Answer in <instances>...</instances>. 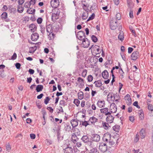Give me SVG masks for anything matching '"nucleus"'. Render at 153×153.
Wrapping results in <instances>:
<instances>
[{
	"label": "nucleus",
	"mask_w": 153,
	"mask_h": 153,
	"mask_svg": "<svg viewBox=\"0 0 153 153\" xmlns=\"http://www.w3.org/2000/svg\"><path fill=\"white\" fill-rule=\"evenodd\" d=\"M46 31L48 33H52V32H56L59 30L58 28L56 27V26H53L51 24L46 25Z\"/></svg>",
	"instance_id": "obj_1"
},
{
	"label": "nucleus",
	"mask_w": 153,
	"mask_h": 153,
	"mask_svg": "<svg viewBox=\"0 0 153 153\" xmlns=\"http://www.w3.org/2000/svg\"><path fill=\"white\" fill-rule=\"evenodd\" d=\"M60 11L58 9L55 10V12L52 13L51 20L53 22L56 21L59 19V15Z\"/></svg>",
	"instance_id": "obj_2"
},
{
	"label": "nucleus",
	"mask_w": 153,
	"mask_h": 153,
	"mask_svg": "<svg viewBox=\"0 0 153 153\" xmlns=\"http://www.w3.org/2000/svg\"><path fill=\"white\" fill-rule=\"evenodd\" d=\"M75 33L77 38L81 41L86 38L85 33L83 31H79L77 34H76V31H75Z\"/></svg>",
	"instance_id": "obj_3"
},
{
	"label": "nucleus",
	"mask_w": 153,
	"mask_h": 153,
	"mask_svg": "<svg viewBox=\"0 0 153 153\" xmlns=\"http://www.w3.org/2000/svg\"><path fill=\"white\" fill-rule=\"evenodd\" d=\"M108 147L106 144L103 143H100L99 146V149L102 152H105L107 150Z\"/></svg>",
	"instance_id": "obj_4"
},
{
	"label": "nucleus",
	"mask_w": 153,
	"mask_h": 153,
	"mask_svg": "<svg viewBox=\"0 0 153 153\" xmlns=\"http://www.w3.org/2000/svg\"><path fill=\"white\" fill-rule=\"evenodd\" d=\"M117 20L114 19H113L110 21V26L111 30H114L116 29L117 27Z\"/></svg>",
	"instance_id": "obj_5"
},
{
	"label": "nucleus",
	"mask_w": 153,
	"mask_h": 153,
	"mask_svg": "<svg viewBox=\"0 0 153 153\" xmlns=\"http://www.w3.org/2000/svg\"><path fill=\"white\" fill-rule=\"evenodd\" d=\"M140 56L139 53L137 51H134L131 55V59L134 61H135Z\"/></svg>",
	"instance_id": "obj_6"
},
{
	"label": "nucleus",
	"mask_w": 153,
	"mask_h": 153,
	"mask_svg": "<svg viewBox=\"0 0 153 153\" xmlns=\"http://www.w3.org/2000/svg\"><path fill=\"white\" fill-rule=\"evenodd\" d=\"M81 140H82V142L85 143H88L89 142H90V146H92V143L93 142L90 141L89 138L88 137V136L87 135H83L81 138Z\"/></svg>",
	"instance_id": "obj_7"
},
{
	"label": "nucleus",
	"mask_w": 153,
	"mask_h": 153,
	"mask_svg": "<svg viewBox=\"0 0 153 153\" xmlns=\"http://www.w3.org/2000/svg\"><path fill=\"white\" fill-rule=\"evenodd\" d=\"M81 41L82 42L81 45H82V46L84 48H87L89 46L90 44V42L87 38H85Z\"/></svg>",
	"instance_id": "obj_8"
},
{
	"label": "nucleus",
	"mask_w": 153,
	"mask_h": 153,
	"mask_svg": "<svg viewBox=\"0 0 153 153\" xmlns=\"http://www.w3.org/2000/svg\"><path fill=\"white\" fill-rule=\"evenodd\" d=\"M110 112L111 113H115L117 110V108L116 105L114 103H111L110 107Z\"/></svg>",
	"instance_id": "obj_9"
},
{
	"label": "nucleus",
	"mask_w": 153,
	"mask_h": 153,
	"mask_svg": "<svg viewBox=\"0 0 153 153\" xmlns=\"http://www.w3.org/2000/svg\"><path fill=\"white\" fill-rule=\"evenodd\" d=\"M111 140V134L109 133H106L104 134L102 137V140L105 142H108Z\"/></svg>",
	"instance_id": "obj_10"
},
{
	"label": "nucleus",
	"mask_w": 153,
	"mask_h": 153,
	"mask_svg": "<svg viewBox=\"0 0 153 153\" xmlns=\"http://www.w3.org/2000/svg\"><path fill=\"white\" fill-rule=\"evenodd\" d=\"M59 0H51V6L54 8H57L59 5Z\"/></svg>",
	"instance_id": "obj_11"
},
{
	"label": "nucleus",
	"mask_w": 153,
	"mask_h": 153,
	"mask_svg": "<svg viewBox=\"0 0 153 153\" xmlns=\"http://www.w3.org/2000/svg\"><path fill=\"white\" fill-rule=\"evenodd\" d=\"M92 141L95 142H98L100 140V136L97 134H92L91 137Z\"/></svg>",
	"instance_id": "obj_12"
},
{
	"label": "nucleus",
	"mask_w": 153,
	"mask_h": 153,
	"mask_svg": "<svg viewBox=\"0 0 153 153\" xmlns=\"http://www.w3.org/2000/svg\"><path fill=\"white\" fill-rule=\"evenodd\" d=\"M78 121L77 119H73L71 120L70 123L72 126V128H74L78 126Z\"/></svg>",
	"instance_id": "obj_13"
},
{
	"label": "nucleus",
	"mask_w": 153,
	"mask_h": 153,
	"mask_svg": "<svg viewBox=\"0 0 153 153\" xmlns=\"http://www.w3.org/2000/svg\"><path fill=\"white\" fill-rule=\"evenodd\" d=\"M1 18L2 20H4L5 22H9L10 21V19L7 18V13L5 12H3L1 15Z\"/></svg>",
	"instance_id": "obj_14"
},
{
	"label": "nucleus",
	"mask_w": 153,
	"mask_h": 153,
	"mask_svg": "<svg viewBox=\"0 0 153 153\" xmlns=\"http://www.w3.org/2000/svg\"><path fill=\"white\" fill-rule=\"evenodd\" d=\"M64 126V129L66 131L70 132L73 130L72 127H71V125L69 123H65Z\"/></svg>",
	"instance_id": "obj_15"
},
{
	"label": "nucleus",
	"mask_w": 153,
	"mask_h": 153,
	"mask_svg": "<svg viewBox=\"0 0 153 153\" xmlns=\"http://www.w3.org/2000/svg\"><path fill=\"white\" fill-rule=\"evenodd\" d=\"M124 99L125 100H127L128 101L126 102L127 105L129 106L131 104L132 101L130 96L128 94H127L124 97Z\"/></svg>",
	"instance_id": "obj_16"
},
{
	"label": "nucleus",
	"mask_w": 153,
	"mask_h": 153,
	"mask_svg": "<svg viewBox=\"0 0 153 153\" xmlns=\"http://www.w3.org/2000/svg\"><path fill=\"white\" fill-rule=\"evenodd\" d=\"M106 118V121L108 123H111L113 122L114 117L111 114L107 115Z\"/></svg>",
	"instance_id": "obj_17"
},
{
	"label": "nucleus",
	"mask_w": 153,
	"mask_h": 153,
	"mask_svg": "<svg viewBox=\"0 0 153 153\" xmlns=\"http://www.w3.org/2000/svg\"><path fill=\"white\" fill-rule=\"evenodd\" d=\"M98 119L93 116L92 117H90L88 121L90 125L94 124L97 121Z\"/></svg>",
	"instance_id": "obj_18"
},
{
	"label": "nucleus",
	"mask_w": 153,
	"mask_h": 153,
	"mask_svg": "<svg viewBox=\"0 0 153 153\" xmlns=\"http://www.w3.org/2000/svg\"><path fill=\"white\" fill-rule=\"evenodd\" d=\"M93 48L95 50V49H96L97 52L95 53L96 55L99 54L101 52V51L100 49V47L99 46L97 45H95L94 46L93 45H92L89 48V49H91L92 48Z\"/></svg>",
	"instance_id": "obj_19"
},
{
	"label": "nucleus",
	"mask_w": 153,
	"mask_h": 153,
	"mask_svg": "<svg viewBox=\"0 0 153 153\" xmlns=\"http://www.w3.org/2000/svg\"><path fill=\"white\" fill-rule=\"evenodd\" d=\"M39 35L36 33H32L31 35V39L33 41H36L38 39Z\"/></svg>",
	"instance_id": "obj_20"
},
{
	"label": "nucleus",
	"mask_w": 153,
	"mask_h": 153,
	"mask_svg": "<svg viewBox=\"0 0 153 153\" xmlns=\"http://www.w3.org/2000/svg\"><path fill=\"white\" fill-rule=\"evenodd\" d=\"M108 108H105L100 109L101 113L105 114V115L111 114V113L108 111Z\"/></svg>",
	"instance_id": "obj_21"
},
{
	"label": "nucleus",
	"mask_w": 153,
	"mask_h": 153,
	"mask_svg": "<svg viewBox=\"0 0 153 153\" xmlns=\"http://www.w3.org/2000/svg\"><path fill=\"white\" fill-rule=\"evenodd\" d=\"M105 101L104 100H99L97 103V105L100 108L104 107L105 106Z\"/></svg>",
	"instance_id": "obj_22"
},
{
	"label": "nucleus",
	"mask_w": 153,
	"mask_h": 153,
	"mask_svg": "<svg viewBox=\"0 0 153 153\" xmlns=\"http://www.w3.org/2000/svg\"><path fill=\"white\" fill-rule=\"evenodd\" d=\"M63 150L65 153H73V149L71 147H67Z\"/></svg>",
	"instance_id": "obj_23"
},
{
	"label": "nucleus",
	"mask_w": 153,
	"mask_h": 153,
	"mask_svg": "<svg viewBox=\"0 0 153 153\" xmlns=\"http://www.w3.org/2000/svg\"><path fill=\"white\" fill-rule=\"evenodd\" d=\"M71 138L72 142L74 143H76L79 140V138L77 137L75 133L72 134Z\"/></svg>",
	"instance_id": "obj_24"
},
{
	"label": "nucleus",
	"mask_w": 153,
	"mask_h": 153,
	"mask_svg": "<svg viewBox=\"0 0 153 153\" xmlns=\"http://www.w3.org/2000/svg\"><path fill=\"white\" fill-rule=\"evenodd\" d=\"M102 76L104 79H108L109 76L108 71L106 70H104L102 73Z\"/></svg>",
	"instance_id": "obj_25"
},
{
	"label": "nucleus",
	"mask_w": 153,
	"mask_h": 153,
	"mask_svg": "<svg viewBox=\"0 0 153 153\" xmlns=\"http://www.w3.org/2000/svg\"><path fill=\"white\" fill-rule=\"evenodd\" d=\"M29 28H31L30 30L32 32H33L35 31L37 29V27L36 25L34 24H32L30 25Z\"/></svg>",
	"instance_id": "obj_26"
},
{
	"label": "nucleus",
	"mask_w": 153,
	"mask_h": 153,
	"mask_svg": "<svg viewBox=\"0 0 153 153\" xmlns=\"http://www.w3.org/2000/svg\"><path fill=\"white\" fill-rule=\"evenodd\" d=\"M145 130L144 128H142L140 131V133L142 139L144 138L146 136V134L145 133Z\"/></svg>",
	"instance_id": "obj_27"
},
{
	"label": "nucleus",
	"mask_w": 153,
	"mask_h": 153,
	"mask_svg": "<svg viewBox=\"0 0 153 153\" xmlns=\"http://www.w3.org/2000/svg\"><path fill=\"white\" fill-rule=\"evenodd\" d=\"M97 87H100L102 85V83L100 80L95 81L94 83Z\"/></svg>",
	"instance_id": "obj_28"
},
{
	"label": "nucleus",
	"mask_w": 153,
	"mask_h": 153,
	"mask_svg": "<svg viewBox=\"0 0 153 153\" xmlns=\"http://www.w3.org/2000/svg\"><path fill=\"white\" fill-rule=\"evenodd\" d=\"M99 151L96 147H92L88 153H96Z\"/></svg>",
	"instance_id": "obj_29"
},
{
	"label": "nucleus",
	"mask_w": 153,
	"mask_h": 153,
	"mask_svg": "<svg viewBox=\"0 0 153 153\" xmlns=\"http://www.w3.org/2000/svg\"><path fill=\"white\" fill-rule=\"evenodd\" d=\"M24 10V7L21 5H18L17 7V11L19 13H22Z\"/></svg>",
	"instance_id": "obj_30"
},
{
	"label": "nucleus",
	"mask_w": 153,
	"mask_h": 153,
	"mask_svg": "<svg viewBox=\"0 0 153 153\" xmlns=\"http://www.w3.org/2000/svg\"><path fill=\"white\" fill-rule=\"evenodd\" d=\"M102 124L103 127L105 130H107L108 129V127H110L108 123H107L106 122L102 121Z\"/></svg>",
	"instance_id": "obj_31"
},
{
	"label": "nucleus",
	"mask_w": 153,
	"mask_h": 153,
	"mask_svg": "<svg viewBox=\"0 0 153 153\" xmlns=\"http://www.w3.org/2000/svg\"><path fill=\"white\" fill-rule=\"evenodd\" d=\"M8 11L10 13L14 14L16 12V9L15 7H10L9 8Z\"/></svg>",
	"instance_id": "obj_32"
},
{
	"label": "nucleus",
	"mask_w": 153,
	"mask_h": 153,
	"mask_svg": "<svg viewBox=\"0 0 153 153\" xmlns=\"http://www.w3.org/2000/svg\"><path fill=\"white\" fill-rule=\"evenodd\" d=\"M37 49V47L34 46L31 47L29 48V52L30 53H33Z\"/></svg>",
	"instance_id": "obj_33"
},
{
	"label": "nucleus",
	"mask_w": 153,
	"mask_h": 153,
	"mask_svg": "<svg viewBox=\"0 0 153 153\" xmlns=\"http://www.w3.org/2000/svg\"><path fill=\"white\" fill-rule=\"evenodd\" d=\"M118 39L123 41L124 39V33L123 32H120L118 36Z\"/></svg>",
	"instance_id": "obj_34"
},
{
	"label": "nucleus",
	"mask_w": 153,
	"mask_h": 153,
	"mask_svg": "<svg viewBox=\"0 0 153 153\" xmlns=\"http://www.w3.org/2000/svg\"><path fill=\"white\" fill-rule=\"evenodd\" d=\"M43 88L42 85H38L36 88V90L37 92H39L42 91Z\"/></svg>",
	"instance_id": "obj_35"
},
{
	"label": "nucleus",
	"mask_w": 153,
	"mask_h": 153,
	"mask_svg": "<svg viewBox=\"0 0 153 153\" xmlns=\"http://www.w3.org/2000/svg\"><path fill=\"white\" fill-rule=\"evenodd\" d=\"M35 11V9H33L32 8H29L28 9L27 11V12L29 14H34V13Z\"/></svg>",
	"instance_id": "obj_36"
},
{
	"label": "nucleus",
	"mask_w": 153,
	"mask_h": 153,
	"mask_svg": "<svg viewBox=\"0 0 153 153\" xmlns=\"http://www.w3.org/2000/svg\"><path fill=\"white\" fill-rule=\"evenodd\" d=\"M72 129L73 130L74 132V133H75V134H76L77 136H79L80 135L81 133L80 131L78 128H74Z\"/></svg>",
	"instance_id": "obj_37"
},
{
	"label": "nucleus",
	"mask_w": 153,
	"mask_h": 153,
	"mask_svg": "<svg viewBox=\"0 0 153 153\" xmlns=\"http://www.w3.org/2000/svg\"><path fill=\"white\" fill-rule=\"evenodd\" d=\"M77 81L79 82V83L81 85H84V80L83 79L81 78L80 77H79L78 78Z\"/></svg>",
	"instance_id": "obj_38"
},
{
	"label": "nucleus",
	"mask_w": 153,
	"mask_h": 153,
	"mask_svg": "<svg viewBox=\"0 0 153 153\" xmlns=\"http://www.w3.org/2000/svg\"><path fill=\"white\" fill-rule=\"evenodd\" d=\"M47 34L48 35V38L49 40L53 39L55 36V34H54L53 32L52 33H48Z\"/></svg>",
	"instance_id": "obj_39"
},
{
	"label": "nucleus",
	"mask_w": 153,
	"mask_h": 153,
	"mask_svg": "<svg viewBox=\"0 0 153 153\" xmlns=\"http://www.w3.org/2000/svg\"><path fill=\"white\" fill-rule=\"evenodd\" d=\"M120 126L117 125H115L113 126V130L117 132H119L120 129Z\"/></svg>",
	"instance_id": "obj_40"
},
{
	"label": "nucleus",
	"mask_w": 153,
	"mask_h": 153,
	"mask_svg": "<svg viewBox=\"0 0 153 153\" xmlns=\"http://www.w3.org/2000/svg\"><path fill=\"white\" fill-rule=\"evenodd\" d=\"M78 94L79 99L81 100L83 98V93L82 91L79 92Z\"/></svg>",
	"instance_id": "obj_41"
},
{
	"label": "nucleus",
	"mask_w": 153,
	"mask_h": 153,
	"mask_svg": "<svg viewBox=\"0 0 153 153\" xmlns=\"http://www.w3.org/2000/svg\"><path fill=\"white\" fill-rule=\"evenodd\" d=\"M82 6L83 8V9L86 11L87 12L89 11V10L88 9V6L87 4H85L82 3Z\"/></svg>",
	"instance_id": "obj_42"
},
{
	"label": "nucleus",
	"mask_w": 153,
	"mask_h": 153,
	"mask_svg": "<svg viewBox=\"0 0 153 153\" xmlns=\"http://www.w3.org/2000/svg\"><path fill=\"white\" fill-rule=\"evenodd\" d=\"M113 95L112 93H109L107 95V98L108 99H109L110 100H113L114 97H113Z\"/></svg>",
	"instance_id": "obj_43"
},
{
	"label": "nucleus",
	"mask_w": 153,
	"mask_h": 153,
	"mask_svg": "<svg viewBox=\"0 0 153 153\" xmlns=\"http://www.w3.org/2000/svg\"><path fill=\"white\" fill-rule=\"evenodd\" d=\"M22 20L23 23H26L29 21V18L28 16H26L23 17Z\"/></svg>",
	"instance_id": "obj_44"
},
{
	"label": "nucleus",
	"mask_w": 153,
	"mask_h": 153,
	"mask_svg": "<svg viewBox=\"0 0 153 153\" xmlns=\"http://www.w3.org/2000/svg\"><path fill=\"white\" fill-rule=\"evenodd\" d=\"M82 125L83 126L86 127L88 125H90L88 121H82Z\"/></svg>",
	"instance_id": "obj_45"
},
{
	"label": "nucleus",
	"mask_w": 153,
	"mask_h": 153,
	"mask_svg": "<svg viewBox=\"0 0 153 153\" xmlns=\"http://www.w3.org/2000/svg\"><path fill=\"white\" fill-rule=\"evenodd\" d=\"M88 15V13L85 12L83 13L82 16V19L84 20L86 19L87 18Z\"/></svg>",
	"instance_id": "obj_46"
},
{
	"label": "nucleus",
	"mask_w": 153,
	"mask_h": 153,
	"mask_svg": "<svg viewBox=\"0 0 153 153\" xmlns=\"http://www.w3.org/2000/svg\"><path fill=\"white\" fill-rule=\"evenodd\" d=\"M66 103L64 100H62L60 101L59 105L63 106H65L66 105Z\"/></svg>",
	"instance_id": "obj_47"
},
{
	"label": "nucleus",
	"mask_w": 153,
	"mask_h": 153,
	"mask_svg": "<svg viewBox=\"0 0 153 153\" xmlns=\"http://www.w3.org/2000/svg\"><path fill=\"white\" fill-rule=\"evenodd\" d=\"M147 104L148 105V109L149 110L151 111H153V106L152 105L149 104L147 102Z\"/></svg>",
	"instance_id": "obj_48"
},
{
	"label": "nucleus",
	"mask_w": 153,
	"mask_h": 153,
	"mask_svg": "<svg viewBox=\"0 0 153 153\" xmlns=\"http://www.w3.org/2000/svg\"><path fill=\"white\" fill-rule=\"evenodd\" d=\"M74 103L77 106H78L80 104V101L78 99H74Z\"/></svg>",
	"instance_id": "obj_49"
},
{
	"label": "nucleus",
	"mask_w": 153,
	"mask_h": 153,
	"mask_svg": "<svg viewBox=\"0 0 153 153\" xmlns=\"http://www.w3.org/2000/svg\"><path fill=\"white\" fill-rule=\"evenodd\" d=\"M139 139V135L138 134H137L136 135L135 137L134 140V142L135 143H137Z\"/></svg>",
	"instance_id": "obj_50"
},
{
	"label": "nucleus",
	"mask_w": 153,
	"mask_h": 153,
	"mask_svg": "<svg viewBox=\"0 0 153 153\" xmlns=\"http://www.w3.org/2000/svg\"><path fill=\"white\" fill-rule=\"evenodd\" d=\"M95 15L94 13H93L90 16L88 20H87V21L88 22L90 20H92L93 19H94L95 17Z\"/></svg>",
	"instance_id": "obj_51"
},
{
	"label": "nucleus",
	"mask_w": 153,
	"mask_h": 153,
	"mask_svg": "<svg viewBox=\"0 0 153 153\" xmlns=\"http://www.w3.org/2000/svg\"><path fill=\"white\" fill-rule=\"evenodd\" d=\"M91 39L94 42H96L97 41L98 39L94 35H92L91 36Z\"/></svg>",
	"instance_id": "obj_52"
},
{
	"label": "nucleus",
	"mask_w": 153,
	"mask_h": 153,
	"mask_svg": "<svg viewBox=\"0 0 153 153\" xmlns=\"http://www.w3.org/2000/svg\"><path fill=\"white\" fill-rule=\"evenodd\" d=\"M87 71L86 69H84L82 72V77H85L87 74Z\"/></svg>",
	"instance_id": "obj_53"
},
{
	"label": "nucleus",
	"mask_w": 153,
	"mask_h": 153,
	"mask_svg": "<svg viewBox=\"0 0 153 153\" xmlns=\"http://www.w3.org/2000/svg\"><path fill=\"white\" fill-rule=\"evenodd\" d=\"M115 16L117 20H120L121 19V15L119 13H117Z\"/></svg>",
	"instance_id": "obj_54"
},
{
	"label": "nucleus",
	"mask_w": 153,
	"mask_h": 153,
	"mask_svg": "<svg viewBox=\"0 0 153 153\" xmlns=\"http://www.w3.org/2000/svg\"><path fill=\"white\" fill-rule=\"evenodd\" d=\"M113 96V101H114L115 99H118L119 100L120 99V97L117 93L116 94H114Z\"/></svg>",
	"instance_id": "obj_55"
},
{
	"label": "nucleus",
	"mask_w": 153,
	"mask_h": 153,
	"mask_svg": "<svg viewBox=\"0 0 153 153\" xmlns=\"http://www.w3.org/2000/svg\"><path fill=\"white\" fill-rule=\"evenodd\" d=\"M93 79V77L91 75H89L88 76L87 80L88 82H91Z\"/></svg>",
	"instance_id": "obj_56"
},
{
	"label": "nucleus",
	"mask_w": 153,
	"mask_h": 153,
	"mask_svg": "<svg viewBox=\"0 0 153 153\" xmlns=\"http://www.w3.org/2000/svg\"><path fill=\"white\" fill-rule=\"evenodd\" d=\"M30 3L28 2H26L25 3L24 7L26 8H30Z\"/></svg>",
	"instance_id": "obj_57"
},
{
	"label": "nucleus",
	"mask_w": 153,
	"mask_h": 153,
	"mask_svg": "<svg viewBox=\"0 0 153 153\" xmlns=\"http://www.w3.org/2000/svg\"><path fill=\"white\" fill-rule=\"evenodd\" d=\"M41 31L43 34L45 33V27L44 26L42 25L41 26Z\"/></svg>",
	"instance_id": "obj_58"
},
{
	"label": "nucleus",
	"mask_w": 153,
	"mask_h": 153,
	"mask_svg": "<svg viewBox=\"0 0 153 153\" xmlns=\"http://www.w3.org/2000/svg\"><path fill=\"white\" fill-rule=\"evenodd\" d=\"M50 100V99L48 97H46L45 99V101H44L45 103V104H47L48 103Z\"/></svg>",
	"instance_id": "obj_59"
},
{
	"label": "nucleus",
	"mask_w": 153,
	"mask_h": 153,
	"mask_svg": "<svg viewBox=\"0 0 153 153\" xmlns=\"http://www.w3.org/2000/svg\"><path fill=\"white\" fill-rule=\"evenodd\" d=\"M42 19L41 17L39 18L37 20V22L39 24H40L42 21Z\"/></svg>",
	"instance_id": "obj_60"
},
{
	"label": "nucleus",
	"mask_w": 153,
	"mask_h": 153,
	"mask_svg": "<svg viewBox=\"0 0 153 153\" xmlns=\"http://www.w3.org/2000/svg\"><path fill=\"white\" fill-rule=\"evenodd\" d=\"M59 130H58L57 131V138L58 140H59L60 139V133L59 132Z\"/></svg>",
	"instance_id": "obj_61"
},
{
	"label": "nucleus",
	"mask_w": 153,
	"mask_h": 153,
	"mask_svg": "<svg viewBox=\"0 0 153 153\" xmlns=\"http://www.w3.org/2000/svg\"><path fill=\"white\" fill-rule=\"evenodd\" d=\"M132 1L131 0H127V3L128 6V7H130L132 3Z\"/></svg>",
	"instance_id": "obj_62"
},
{
	"label": "nucleus",
	"mask_w": 153,
	"mask_h": 153,
	"mask_svg": "<svg viewBox=\"0 0 153 153\" xmlns=\"http://www.w3.org/2000/svg\"><path fill=\"white\" fill-rule=\"evenodd\" d=\"M6 150L8 151V152L10 151L11 149V148L9 144H8L7 145V146H6Z\"/></svg>",
	"instance_id": "obj_63"
},
{
	"label": "nucleus",
	"mask_w": 153,
	"mask_h": 153,
	"mask_svg": "<svg viewBox=\"0 0 153 153\" xmlns=\"http://www.w3.org/2000/svg\"><path fill=\"white\" fill-rule=\"evenodd\" d=\"M129 119L130 121L132 123L134 122L135 120L134 117L133 116H129Z\"/></svg>",
	"instance_id": "obj_64"
}]
</instances>
